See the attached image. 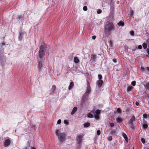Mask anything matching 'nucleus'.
Returning a JSON list of instances; mask_svg holds the SVG:
<instances>
[{
  "instance_id": "obj_1",
  "label": "nucleus",
  "mask_w": 149,
  "mask_h": 149,
  "mask_svg": "<svg viewBox=\"0 0 149 149\" xmlns=\"http://www.w3.org/2000/svg\"><path fill=\"white\" fill-rule=\"evenodd\" d=\"M114 26L113 24L109 23L106 24L104 33L105 34H110L111 32L114 29Z\"/></svg>"
},
{
  "instance_id": "obj_2",
  "label": "nucleus",
  "mask_w": 149,
  "mask_h": 149,
  "mask_svg": "<svg viewBox=\"0 0 149 149\" xmlns=\"http://www.w3.org/2000/svg\"><path fill=\"white\" fill-rule=\"evenodd\" d=\"M60 130L57 129L55 131L56 135L57 136L58 139L61 142L64 141L65 139V134L64 133H60Z\"/></svg>"
},
{
  "instance_id": "obj_3",
  "label": "nucleus",
  "mask_w": 149,
  "mask_h": 149,
  "mask_svg": "<svg viewBox=\"0 0 149 149\" xmlns=\"http://www.w3.org/2000/svg\"><path fill=\"white\" fill-rule=\"evenodd\" d=\"M46 50V47L43 45H41L38 53L39 57L40 59H42V58L45 55V52Z\"/></svg>"
},
{
  "instance_id": "obj_4",
  "label": "nucleus",
  "mask_w": 149,
  "mask_h": 149,
  "mask_svg": "<svg viewBox=\"0 0 149 149\" xmlns=\"http://www.w3.org/2000/svg\"><path fill=\"white\" fill-rule=\"evenodd\" d=\"M42 61L43 59H40L39 58H38V68L39 70H41L43 66L42 64Z\"/></svg>"
},
{
  "instance_id": "obj_5",
  "label": "nucleus",
  "mask_w": 149,
  "mask_h": 149,
  "mask_svg": "<svg viewBox=\"0 0 149 149\" xmlns=\"http://www.w3.org/2000/svg\"><path fill=\"white\" fill-rule=\"evenodd\" d=\"M83 137L81 135H78L76 138L77 143L78 144H80L82 141V138Z\"/></svg>"
},
{
  "instance_id": "obj_6",
  "label": "nucleus",
  "mask_w": 149,
  "mask_h": 149,
  "mask_svg": "<svg viewBox=\"0 0 149 149\" xmlns=\"http://www.w3.org/2000/svg\"><path fill=\"white\" fill-rule=\"evenodd\" d=\"M87 86L86 87V90L85 93H86L89 94L91 91V88L90 87L89 82L88 81H87Z\"/></svg>"
},
{
  "instance_id": "obj_7",
  "label": "nucleus",
  "mask_w": 149,
  "mask_h": 149,
  "mask_svg": "<svg viewBox=\"0 0 149 149\" xmlns=\"http://www.w3.org/2000/svg\"><path fill=\"white\" fill-rule=\"evenodd\" d=\"M10 141L9 139H7L5 140L4 143V146L5 147H7L10 144Z\"/></svg>"
},
{
  "instance_id": "obj_8",
  "label": "nucleus",
  "mask_w": 149,
  "mask_h": 149,
  "mask_svg": "<svg viewBox=\"0 0 149 149\" xmlns=\"http://www.w3.org/2000/svg\"><path fill=\"white\" fill-rule=\"evenodd\" d=\"M103 81L102 80H99L97 81V84L98 87L100 88L101 87Z\"/></svg>"
},
{
  "instance_id": "obj_9",
  "label": "nucleus",
  "mask_w": 149,
  "mask_h": 149,
  "mask_svg": "<svg viewBox=\"0 0 149 149\" xmlns=\"http://www.w3.org/2000/svg\"><path fill=\"white\" fill-rule=\"evenodd\" d=\"M89 94L85 93L82 97V99L84 100H85L88 99Z\"/></svg>"
},
{
  "instance_id": "obj_10",
  "label": "nucleus",
  "mask_w": 149,
  "mask_h": 149,
  "mask_svg": "<svg viewBox=\"0 0 149 149\" xmlns=\"http://www.w3.org/2000/svg\"><path fill=\"white\" fill-rule=\"evenodd\" d=\"M122 135L123 137H124L126 141L127 142L128 140V137L126 134L125 133L123 132L122 133Z\"/></svg>"
},
{
  "instance_id": "obj_11",
  "label": "nucleus",
  "mask_w": 149,
  "mask_h": 149,
  "mask_svg": "<svg viewBox=\"0 0 149 149\" xmlns=\"http://www.w3.org/2000/svg\"><path fill=\"white\" fill-rule=\"evenodd\" d=\"M56 88V87L55 85H52V88L51 89V90L52 91V94L54 93V92L55 91Z\"/></svg>"
},
{
  "instance_id": "obj_12",
  "label": "nucleus",
  "mask_w": 149,
  "mask_h": 149,
  "mask_svg": "<svg viewBox=\"0 0 149 149\" xmlns=\"http://www.w3.org/2000/svg\"><path fill=\"white\" fill-rule=\"evenodd\" d=\"M77 107H74L71 112V114L72 115L74 114L76 112V111L77 110Z\"/></svg>"
},
{
  "instance_id": "obj_13",
  "label": "nucleus",
  "mask_w": 149,
  "mask_h": 149,
  "mask_svg": "<svg viewBox=\"0 0 149 149\" xmlns=\"http://www.w3.org/2000/svg\"><path fill=\"white\" fill-rule=\"evenodd\" d=\"M117 25L119 26H123L124 25V23L122 21H120L117 23Z\"/></svg>"
},
{
  "instance_id": "obj_14",
  "label": "nucleus",
  "mask_w": 149,
  "mask_h": 149,
  "mask_svg": "<svg viewBox=\"0 0 149 149\" xmlns=\"http://www.w3.org/2000/svg\"><path fill=\"white\" fill-rule=\"evenodd\" d=\"M74 83L73 82H71L68 87L69 90L71 89L74 86Z\"/></svg>"
},
{
  "instance_id": "obj_15",
  "label": "nucleus",
  "mask_w": 149,
  "mask_h": 149,
  "mask_svg": "<svg viewBox=\"0 0 149 149\" xmlns=\"http://www.w3.org/2000/svg\"><path fill=\"white\" fill-rule=\"evenodd\" d=\"M135 120V118L134 116L132 117L130 120H129L128 122H130V123H133V122Z\"/></svg>"
},
{
  "instance_id": "obj_16",
  "label": "nucleus",
  "mask_w": 149,
  "mask_h": 149,
  "mask_svg": "<svg viewBox=\"0 0 149 149\" xmlns=\"http://www.w3.org/2000/svg\"><path fill=\"white\" fill-rule=\"evenodd\" d=\"M116 120L117 122L118 123H121L123 121V120H122V119L121 118H119V117H118V118H117L116 119Z\"/></svg>"
},
{
  "instance_id": "obj_17",
  "label": "nucleus",
  "mask_w": 149,
  "mask_h": 149,
  "mask_svg": "<svg viewBox=\"0 0 149 149\" xmlns=\"http://www.w3.org/2000/svg\"><path fill=\"white\" fill-rule=\"evenodd\" d=\"M144 86L145 87L146 89L149 90V81L146 84H144Z\"/></svg>"
},
{
  "instance_id": "obj_18",
  "label": "nucleus",
  "mask_w": 149,
  "mask_h": 149,
  "mask_svg": "<svg viewBox=\"0 0 149 149\" xmlns=\"http://www.w3.org/2000/svg\"><path fill=\"white\" fill-rule=\"evenodd\" d=\"M74 62L76 63H77L79 62V60L77 57H74Z\"/></svg>"
},
{
  "instance_id": "obj_19",
  "label": "nucleus",
  "mask_w": 149,
  "mask_h": 149,
  "mask_svg": "<svg viewBox=\"0 0 149 149\" xmlns=\"http://www.w3.org/2000/svg\"><path fill=\"white\" fill-rule=\"evenodd\" d=\"M90 124L89 123H85L84 125V127H87L90 126Z\"/></svg>"
},
{
  "instance_id": "obj_20",
  "label": "nucleus",
  "mask_w": 149,
  "mask_h": 149,
  "mask_svg": "<svg viewBox=\"0 0 149 149\" xmlns=\"http://www.w3.org/2000/svg\"><path fill=\"white\" fill-rule=\"evenodd\" d=\"M22 32L21 31H20L19 33V36L18 37V39L19 40H21L22 38Z\"/></svg>"
},
{
  "instance_id": "obj_21",
  "label": "nucleus",
  "mask_w": 149,
  "mask_h": 149,
  "mask_svg": "<svg viewBox=\"0 0 149 149\" xmlns=\"http://www.w3.org/2000/svg\"><path fill=\"white\" fill-rule=\"evenodd\" d=\"M94 117L96 120H98L100 118V116L98 115L95 114Z\"/></svg>"
},
{
  "instance_id": "obj_22",
  "label": "nucleus",
  "mask_w": 149,
  "mask_h": 149,
  "mask_svg": "<svg viewBox=\"0 0 149 149\" xmlns=\"http://www.w3.org/2000/svg\"><path fill=\"white\" fill-rule=\"evenodd\" d=\"M87 116L89 118H92L93 117V115L90 113L88 114Z\"/></svg>"
},
{
  "instance_id": "obj_23",
  "label": "nucleus",
  "mask_w": 149,
  "mask_h": 149,
  "mask_svg": "<svg viewBox=\"0 0 149 149\" xmlns=\"http://www.w3.org/2000/svg\"><path fill=\"white\" fill-rule=\"evenodd\" d=\"M132 87L131 86H128L127 88V92L130 91L132 89Z\"/></svg>"
},
{
  "instance_id": "obj_24",
  "label": "nucleus",
  "mask_w": 149,
  "mask_h": 149,
  "mask_svg": "<svg viewBox=\"0 0 149 149\" xmlns=\"http://www.w3.org/2000/svg\"><path fill=\"white\" fill-rule=\"evenodd\" d=\"M95 113L96 114L98 115L100 113V111L99 109H97L95 111Z\"/></svg>"
},
{
  "instance_id": "obj_25",
  "label": "nucleus",
  "mask_w": 149,
  "mask_h": 149,
  "mask_svg": "<svg viewBox=\"0 0 149 149\" xmlns=\"http://www.w3.org/2000/svg\"><path fill=\"white\" fill-rule=\"evenodd\" d=\"M148 125L146 124H144L143 125V127L144 129H146L148 127Z\"/></svg>"
},
{
  "instance_id": "obj_26",
  "label": "nucleus",
  "mask_w": 149,
  "mask_h": 149,
  "mask_svg": "<svg viewBox=\"0 0 149 149\" xmlns=\"http://www.w3.org/2000/svg\"><path fill=\"white\" fill-rule=\"evenodd\" d=\"M117 113H119L121 114V109L120 108H118L117 109Z\"/></svg>"
},
{
  "instance_id": "obj_27",
  "label": "nucleus",
  "mask_w": 149,
  "mask_h": 149,
  "mask_svg": "<svg viewBox=\"0 0 149 149\" xmlns=\"http://www.w3.org/2000/svg\"><path fill=\"white\" fill-rule=\"evenodd\" d=\"M143 48L144 49H146L147 48V46L146 44V43H143Z\"/></svg>"
},
{
  "instance_id": "obj_28",
  "label": "nucleus",
  "mask_w": 149,
  "mask_h": 149,
  "mask_svg": "<svg viewBox=\"0 0 149 149\" xmlns=\"http://www.w3.org/2000/svg\"><path fill=\"white\" fill-rule=\"evenodd\" d=\"M102 12V10H101L99 9H98L97 11V13L98 14H100Z\"/></svg>"
},
{
  "instance_id": "obj_29",
  "label": "nucleus",
  "mask_w": 149,
  "mask_h": 149,
  "mask_svg": "<svg viewBox=\"0 0 149 149\" xmlns=\"http://www.w3.org/2000/svg\"><path fill=\"white\" fill-rule=\"evenodd\" d=\"M98 78L99 79V80H101L102 78V76L101 74H99L98 75Z\"/></svg>"
},
{
  "instance_id": "obj_30",
  "label": "nucleus",
  "mask_w": 149,
  "mask_h": 149,
  "mask_svg": "<svg viewBox=\"0 0 149 149\" xmlns=\"http://www.w3.org/2000/svg\"><path fill=\"white\" fill-rule=\"evenodd\" d=\"M107 139L109 141H111L112 139V137L111 136H110L108 137Z\"/></svg>"
},
{
  "instance_id": "obj_31",
  "label": "nucleus",
  "mask_w": 149,
  "mask_h": 149,
  "mask_svg": "<svg viewBox=\"0 0 149 149\" xmlns=\"http://www.w3.org/2000/svg\"><path fill=\"white\" fill-rule=\"evenodd\" d=\"M131 84L133 86H135L136 85V81H132L131 83Z\"/></svg>"
},
{
  "instance_id": "obj_32",
  "label": "nucleus",
  "mask_w": 149,
  "mask_h": 149,
  "mask_svg": "<svg viewBox=\"0 0 149 149\" xmlns=\"http://www.w3.org/2000/svg\"><path fill=\"white\" fill-rule=\"evenodd\" d=\"M83 9L84 11H86V10H87V9H88L87 7L86 6H84L83 7Z\"/></svg>"
},
{
  "instance_id": "obj_33",
  "label": "nucleus",
  "mask_w": 149,
  "mask_h": 149,
  "mask_svg": "<svg viewBox=\"0 0 149 149\" xmlns=\"http://www.w3.org/2000/svg\"><path fill=\"white\" fill-rule=\"evenodd\" d=\"M130 14L132 16H133V14H134V11L132 10H130Z\"/></svg>"
},
{
  "instance_id": "obj_34",
  "label": "nucleus",
  "mask_w": 149,
  "mask_h": 149,
  "mask_svg": "<svg viewBox=\"0 0 149 149\" xmlns=\"http://www.w3.org/2000/svg\"><path fill=\"white\" fill-rule=\"evenodd\" d=\"M130 35L132 36H134V33L133 31H131L130 32Z\"/></svg>"
},
{
  "instance_id": "obj_35",
  "label": "nucleus",
  "mask_w": 149,
  "mask_h": 149,
  "mask_svg": "<svg viewBox=\"0 0 149 149\" xmlns=\"http://www.w3.org/2000/svg\"><path fill=\"white\" fill-rule=\"evenodd\" d=\"M64 123L65 124L67 125H68L69 124L68 121L67 120H65L64 121Z\"/></svg>"
},
{
  "instance_id": "obj_36",
  "label": "nucleus",
  "mask_w": 149,
  "mask_h": 149,
  "mask_svg": "<svg viewBox=\"0 0 149 149\" xmlns=\"http://www.w3.org/2000/svg\"><path fill=\"white\" fill-rule=\"evenodd\" d=\"M141 141L142 143H145V140L143 138H141Z\"/></svg>"
},
{
  "instance_id": "obj_37",
  "label": "nucleus",
  "mask_w": 149,
  "mask_h": 149,
  "mask_svg": "<svg viewBox=\"0 0 149 149\" xmlns=\"http://www.w3.org/2000/svg\"><path fill=\"white\" fill-rule=\"evenodd\" d=\"M31 127L33 129H35L36 128V125H35L33 124L31 125Z\"/></svg>"
},
{
  "instance_id": "obj_38",
  "label": "nucleus",
  "mask_w": 149,
  "mask_h": 149,
  "mask_svg": "<svg viewBox=\"0 0 149 149\" xmlns=\"http://www.w3.org/2000/svg\"><path fill=\"white\" fill-rule=\"evenodd\" d=\"M109 124L110 125V126L111 127H113L114 126V124L113 123H110Z\"/></svg>"
},
{
  "instance_id": "obj_39",
  "label": "nucleus",
  "mask_w": 149,
  "mask_h": 149,
  "mask_svg": "<svg viewBox=\"0 0 149 149\" xmlns=\"http://www.w3.org/2000/svg\"><path fill=\"white\" fill-rule=\"evenodd\" d=\"M97 134L98 135H99L100 134L101 132L100 130H98L97 132Z\"/></svg>"
},
{
  "instance_id": "obj_40",
  "label": "nucleus",
  "mask_w": 149,
  "mask_h": 149,
  "mask_svg": "<svg viewBox=\"0 0 149 149\" xmlns=\"http://www.w3.org/2000/svg\"><path fill=\"white\" fill-rule=\"evenodd\" d=\"M111 133L112 135H114L116 134V132L115 131H112L111 132Z\"/></svg>"
},
{
  "instance_id": "obj_41",
  "label": "nucleus",
  "mask_w": 149,
  "mask_h": 149,
  "mask_svg": "<svg viewBox=\"0 0 149 149\" xmlns=\"http://www.w3.org/2000/svg\"><path fill=\"white\" fill-rule=\"evenodd\" d=\"M61 123V119L58 120L57 122V124H60Z\"/></svg>"
},
{
  "instance_id": "obj_42",
  "label": "nucleus",
  "mask_w": 149,
  "mask_h": 149,
  "mask_svg": "<svg viewBox=\"0 0 149 149\" xmlns=\"http://www.w3.org/2000/svg\"><path fill=\"white\" fill-rule=\"evenodd\" d=\"M148 115L147 114H144L143 115V117L145 118H146L147 117Z\"/></svg>"
},
{
  "instance_id": "obj_43",
  "label": "nucleus",
  "mask_w": 149,
  "mask_h": 149,
  "mask_svg": "<svg viewBox=\"0 0 149 149\" xmlns=\"http://www.w3.org/2000/svg\"><path fill=\"white\" fill-rule=\"evenodd\" d=\"M138 48L139 49H141L142 48V47L141 45H139L138 47Z\"/></svg>"
},
{
  "instance_id": "obj_44",
  "label": "nucleus",
  "mask_w": 149,
  "mask_h": 149,
  "mask_svg": "<svg viewBox=\"0 0 149 149\" xmlns=\"http://www.w3.org/2000/svg\"><path fill=\"white\" fill-rule=\"evenodd\" d=\"M113 61L114 63H116L117 61L116 59L114 58L113 59Z\"/></svg>"
},
{
  "instance_id": "obj_45",
  "label": "nucleus",
  "mask_w": 149,
  "mask_h": 149,
  "mask_svg": "<svg viewBox=\"0 0 149 149\" xmlns=\"http://www.w3.org/2000/svg\"><path fill=\"white\" fill-rule=\"evenodd\" d=\"M22 18V16L20 15H19L17 17V18L19 19H20Z\"/></svg>"
},
{
  "instance_id": "obj_46",
  "label": "nucleus",
  "mask_w": 149,
  "mask_h": 149,
  "mask_svg": "<svg viewBox=\"0 0 149 149\" xmlns=\"http://www.w3.org/2000/svg\"><path fill=\"white\" fill-rule=\"evenodd\" d=\"M128 123L130 127L134 125L133 123H130V122H128Z\"/></svg>"
},
{
  "instance_id": "obj_47",
  "label": "nucleus",
  "mask_w": 149,
  "mask_h": 149,
  "mask_svg": "<svg viewBox=\"0 0 149 149\" xmlns=\"http://www.w3.org/2000/svg\"><path fill=\"white\" fill-rule=\"evenodd\" d=\"M92 39L93 40H95L96 38V36H93L92 37Z\"/></svg>"
},
{
  "instance_id": "obj_48",
  "label": "nucleus",
  "mask_w": 149,
  "mask_h": 149,
  "mask_svg": "<svg viewBox=\"0 0 149 149\" xmlns=\"http://www.w3.org/2000/svg\"><path fill=\"white\" fill-rule=\"evenodd\" d=\"M93 58V59H95L96 58V56L94 55H92Z\"/></svg>"
},
{
  "instance_id": "obj_49",
  "label": "nucleus",
  "mask_w": 149,
  "mask_h": 149,
  "mask_svg": "<svg viewBox=\"0 0 149 149\" xmlns=\"http://www.w3.org/2000/svg\"><path fill=\"white\" fill-rule=\"evenodd\" d=\"M145 69V68L143 67H141V71H143Z\"/></svg>"
},
{
  "instance_id": "obj_50",
  "label": "nucleus",
  "mask_w": 149,
  "mask_h": 149,
  "mask_svg": "<svg viewBox=\"0 0 149 149\" xmlns=\"http://www.w3.org/2000/svg\"><path fill=\"white\" fill-rule=\"evenodd\" d=\"M135 104L136 106H139V103L138 102H136L135 103Z\"/></svg>"
},
{
  "instance_id": "obj_51",
  "label": "nucleus",
  "mask_w": 149,
  "mask_h": 149,
  "mask_svg": "<svg viewBox=\"0 0 149 149\" xmlns=\"http://www.w3.org/2000/svg\"><path fill=\"white\" fill-rule=\"evenodd\" d=\"M28 144L29 145V146H30V145L31 142L29 141H28L27 142Z\"/></svg>"
},
{
  "instance_id": "obj_52",
  "label": "nucleus",
  "mask_w": 149,
  "mask_h": 149,
  "mask_svg": "<svg viewBox=\"0 0 149 149\" xmlns=\"http://www.w3.org/2000/svg\"><path fill=\"white\" fill-rule=\"evenodd\" d=\"M131 128H132V129H134V126L133 125V126H131Z\"/></svg>"
},
{
  "instance_id": "obj_53",
  "label": "nucleus",
  "mask_w": 149,
  "mask_h": 149,
  "mask_svg": "<svg viewBox=\"0 0 149 149\" xmlns=\"http://www.w3.org/2000/svg\"><path fill=\"white\" fill-rule=\"evenodd\" d=\"M146 42L148 43H149V38L147 40Z\"/></svg>"
},
{
  "instance_id": "obj_54",
  "label": "nucleus",
  "mask_w": 149,
  "mask_h": 149,
  "mask_svg": "<svg viewBox=\"0 0 149 149\" xmlns=\"http://www.w3.org/2000/svg\"><path fill=\"white\" fill-rule=\"evenodd\" d=\"M147 70L149 71V67H148L146 68Z\"/></svg>"
},
{
  "instance_id": "obj_55",
  "label": "nucleus",
  "mask_w": 149,
  "mask_h": 149,
  "mask_svg": "<svg viewBox=\"0 0 149 149\" xmlns=\"http://www.w3.org/2000/svg\"><path fill=\"white\" fill-rule=\"evenodd\" d=\"M31 149H36V148L34 147H31Z\"/></svg>"
},
{
  "instance_id": "obj_56",
  "label": "nucleus",
  "mask_w": 149,
  "mask_h": 149,
  "mask_svg": "<svg viewBox=\"0 0 149 149\" xmlns=\"http://www.w3.org/2000/svg\"><path fill=\"white\" fill-rule=\"evenodd\" d=\"M91 112H92V113H94V111H91Z\"/></svg>"
},
{
  "instance_id": "obj_57",
  "label": "nucleus",
  "mask_w": 149,
  "mask_h": 149,
  "mask_svg": "<svg viewBox=\"0 0 149 149\" xmlns=\"http://www.w3.org/2000/svg\"><path fill=\"white\" fill-rule=\"evenodd\" d=\"M147 97L148 98H149V95H148L147 96Z\"/></svg>"
},
{
  "instance_id": "obj_58",
  "label": "nucleus",
  "mask_w": 149,
  "mask_h": 149,
  "mask_svg": "<svg viewBox=\"0 0 149 149\" xmlns=\"http://www.w3.org/2000/svg\"><path fill=\"white\" fill-rule=\"evenodd\" d=\"M25 149H27V147H25Z\"/></svg>"
},
{
  "instance_id": "obj_59",
  "label": "nucleus",
  "mask_w": 149,
  "mask_h": 149,
  "mask_svg": "<svg viewBox=\"0 0 149 149\" xmlns=\"http://www.w3.org/2000/svg\"><path fill=\"white\" fill-rule=\"evenodd\" d=\"M148 104L149 105V102H148Z\"/></svg>"
},
{
  "instance_id": "obj_60",
  "label": "nucleus",
  "mask_w": 149,
  "mask_h": 149,
  "mask_svg": "<svg viewBox=\"0 0 149 149\" xmlns=\"http://www.w3.org/2000/svg\"><path fill=\"white\" fill-rule=\"evenodd\" d=\"M119 3V2H117V3Z\"/></svg>"
}]
</instances>
